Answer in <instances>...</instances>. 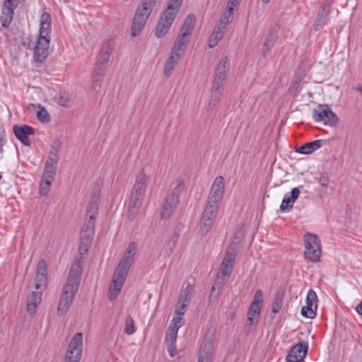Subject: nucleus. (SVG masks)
<instances>
[{"label":"nucleus","instance_id":"22","mask_svg":"<svg viewBox=\"0 0 362 362\" xmlns=\"http://www.w3.org/2000/svg\"><path fill=\"white\" fill-rule=\"evenodd\" d=\"M51 16L47 12H44L40 16V39L50 40Z\"/></svg>","mask_w":362,"mask_h":362},{"label":"nucleus","instance_id":"58","mask_svg":"<svg viewBox=\"0 0 362 362\" xmlns=\"http://www.w3.org/2000/svg\"><path fill=\"white\" fill-rule=\"evenodd\" d=\"M262 296H263V293H262V291L261 290L259 289V290L256 291V292L255 293V296H254L253 302H256L257 303H257L262 305Z\"/></svg>","mask_w":362,"mask_h":362},{"label":"nucleus","instance_id":"29","mask_svg":"<svg viewBox=\"0 0 362 362\" xmlns=\"http://www.w3.org/2000/svg\"><path fill=\"white\" fill-rule=\"evenodd\" d=\"M59 159V151L57 148L52 147L49 151V156L45 163V168L56 170Z\"/></svg>","mask_w":362,"mask_h":362},{"label":"nucleus","instance_id":"15","mask_svg":"<svg viewBox=\"0 0 362 362\" xmlns=\"http://www.w3.org/2000/svg\"><path fill=\"white\" fill-rule=\"evenodd\" d=\"M13 132L16 137L25 146H30V141L29 139L30 135L35 134V129L28 125H14L13 127Z\"/></svg>","mask_w":362,"mask_h":362},{"label":"nucleus","instance_id":"1","mask_svg":"<svg viewBox=\"0 0 362 362\" xmlns=\"http://www.w3.org/2000/svg\"><path fill=\"white\" fill-rule=\"evenodd\" d=\"M82 269L79 263H74L69 271L65 285L60 296L57 313L62 315L66 313L72 304L78 291Z\"/></svg>","mask_w":362,"mask_h":362},{"label":"nucleus","instance_id":"32","mask_svg":"<svg viewBox=\"0 0 362 362\" xmlns=\"http://www.w3.org/2000/svg\"><path fill=\"white\" fill-rule=\"evenodd\" d=\"M329 8H327L325 6L322 8V11H320L317 14V19L315 22L314 28L315 30H318L325 24V19L329 15Z\"/></svg>","mask_w":362,"mask_h":362},{"label":"nucleus","instance_id":"11","mask_svg":"<svg viewBox=\"0 0 362 362\" xmlns=\"http://www.w3.org/2000/svg\"><path fill=\"white\" fill-rule=\"evenodd\" d=\"M308 350L307 342L300 341L291 347L286 360V362H300L304 359Z\"/></svg>","mask_w":362,"mask_h":362},{"label":"nucleus","instance_id":"44","mask_svg":"<svg viewBox=\"0 0 362 362\" xmlns=\"http://www.w3.org/2000/svg\"><path fill=\"white\" fill-rule=\"evenodd\" d=\"M223 34L221 32L213 31L209 40V47H214L218 42L223 38Z\"/></svg>","mask_w":362,"mask_h":362},{"label":"nucleus","instance_id":"12","mask_svg":"<svg viewBox=\"0 0 362 362\" xmlns=\"http://www.w3.org/2000/svg\"><path fill=\"white\" fill-rule=\"evenodd\" d=\"M136 243L135 242H131L128 245L121 260L119 261L117 267V269L124 271L126 272H129V270L136 255Z\"/></svg>","mask_w":362,"mask_h":362},{"label":"nucleus","instance_id":"41","mask_svg":"<svg viewBox=\"0 0 362 362\" xmlns=\"http://www.w3.org/2000/svg\"><path fill=\"white\" fill-rule=\"evenodd\" d=\"M317 308H315L313 306H309V305H306L301 308L300 313L303 316L313 319L316 316Z\"/></svg>","mask_w":362,"mask_h":362},{"label":"nucleus","instance_id":"3","mask_svg":"<svg viewBox=\"0 0 362 362\" xmlns=\"http://www.w3.org/2000/svg\"><path fill=\"white\" fill-rule=\"evenodd\" d=\"M110 42H105L98 55L92 75V87L95 90H98L100 88L101 80L105 75L106 65L110 59Z\"/></svg>","mask_w":362,"mask_h":362},{"label":"nucleus","instance_id":"39","mask_svg":"<svg viewBox=\"0 0 362 362\" xmlns=\"http://www.w3.org/2000/svg\"><path fill=\"white\" fill-rule=\"evenodd\" d=\"M135 331H136L135 322H134V319L130 315H129L125 320L124 332L127 335H131V334H134L135 332Z\"/></svg>","mask_w":362,"mask_h":362},{"label":"nucleus","instance_id":"27","mask_svg":"<svg viewBox=\"0 0 362 362\" xmlns=\"http://www.w3.org/2000/svg\"><path fill=\"white\" fill-rule=\"evenodd\" d=\"M325 143V141L324 140H315L302 145L296 151L303 154H310L320 148Z\"/></svg>","mask_w":362,"mask_h":362},{"label":"nucleus","instance_id":"10","mask_svg":"<svg viewBox=\"0 0 362 362\" xmlns=\"http://www.w3.org/2000/svg\"><path fill=\"white\" fill-rule=\"evenodd\" d=\"M127 274L128 272L116 268L112 276V282L109 287L108 293L109 299L110 300H115L117 299L124 284Z\"/></svg>","mask_w":362,"mask_h":362},{"label":"nucleus","instance_id":"52","mask_svg":"<svg viewBox=\"0 0 362 362\" xmlns=\"http://www.w3.org/2000/svg\"><path fill=\"white\" fill-rule=\"evenodd\" d=\"M180 233H181L180 227V226L175 227L173 230V233L171 236L170 240V243H172L173 247L175 245L176 243L177 242L180 235Z\"/></svg>","mask_w":362,"mask_h":362},{"label":"nucleus","instance_id":"64","mask_svg":"<svg viewBox=\"0 0 362 362\" xmlns=\"http://www.w3.org/2000/svg\"><path fill=\"white\" fill-rule=\"evenodd\" d=\"M257 323V322H256L255 319L251 318V317H247V326H252V325H255Z\"/></svg>","mask_w":362,"mask_h":362},{"label":"nucleus","instance_id":"60","mask_svg":"<svg viewBox=\"0 0 362 362\" xmlns=\"http://www.w3.org/2000/svg\"><path fill=\"white\" fill-rule=\"evenodd\" d=\"M247 317H251V318L255 319L256 322H258L259 317V313L255 311H247Z\"/></svg>","mask_w":362,"mask_h":362},{"label":"nucleus","instance_id":"53","mask_svg":"<svg viewBox=\"0 0 362 362\" xmlns=\"http://www.w3.org/2000/svg\"><path fill=\"white\" fill-rule=\"evenodd\" d=\"M20 0H4L3 6L11 8L13 11L18 7Z\"/></svg>","mask_w":362,"mask_h":362},{"label":"nucleus","instance_id":"40","mask_svg":"<svg viewBox=\"0 0 362 362\" xmlns=\"http://www.w3.org/2000/svg\"><path fill=\"white\" fill-rule=\"evenodd\" d=\"M98 196L94 194L91 198V200L89 203L88 208L87 210V214L90 217L92 214H95V217L96 216L97 210L98 207Z\"/></svg>","mask_w":362,"mask_h":362},{"label":"nucleus","instance_id":"56","mask_svg":"<svg viewBox=\"0 0 362 362\" xmlns=\"http://www.w3.org/2000/svg\"><path fill=\"white\" fill-rule=\"evenodd\" d=\"M261 308H262L261 304L257 303V302L256 303V302L252 301L248 310L249 311H255V312H257V313L260 314Z\"/></svg>","mask_w":362,"mask_h":362},{"label":"nucleus","instance_id":"42","mask_svg":"<svg viewBox=\"0 0 362 362\" xmlns=\"http://www.w3.org/2000/svg\"><path fill=\"white\" fill-rule=\"evenodd\" d=\"M317 296L316 293L313 289H310L307 293L306 305H309V306H313L315 308H317Z\"/></svg>","mask_w":362,"mask_h":362},{"label":"nucleus","instance_id":"24","mask_svg":"<svg viewBox=\"0 0 362 362\" xmlns=\"http://www.w3.org/2000/svg\"><path fill=\"white\" fill-rule=\"evenodd\" d=\"M177 332L175 329L168 328L165 334V343L170 357H174L175 355Z\"/></svg>","mask_w":362,"mask_h":362},{"label":"nucleus","instance_id":"35","mask_svg":"<svg viewBox=\"0 0 362 362\" xmlns=\"http://www.w3.org/2000/svg\"><path fill=\"white\" fill-rule=\"evenodd\" d=\"M233 11L230 8H226L221 15L218 22L226 26L233 20Z\"/></svg>","mask_w":362,"mask_h":362},{"label":"nucleus","instance_id":"57","mask_svg":"<svg viewBox=\"0 0 362 362\" xmlns=\"http://www.w3.org/2000/svg\"><path fill=\"white\" fill-rule=\"evenodd\" d=\"M240 2L241 0H228L226 7L230 8L233 11L234 8L239 6Z\"/></svg>","mask_w":362,"mask_h":362},{"label":"nucleus","instance_id":"6","mask_svg":"<svg viewBox=\"0 0 362 362\" xmlns=\"http://www.w3.org/2000/svg\"><path fill=\"white\" fill-rule=\"evenodd\" d=\"M304 257L312 262H317L321 257L320 240L317 235L307 233L304 236Z\"/></svg>","mask_w":362,"mask_h":362},{"label":"nucleus","instance_id":"23","mask_svg":"<svg viewBox=\"0 0 362 362\" xmlns=\"http://www.w3.org/2000/svg\"><path fill=\"white\" fill-rule=\"evenodd\" d=\"M143 197L142 196L132 192L127 211L128 218L129 219L132 220L137 214L141 205Z\"/></svg>","mask_w":362,"mask_h":362},{"label":"nucleus","instance_id":"51","mask_svg":"<svg viewBox=\"0 0 362 362\" xmlns=\"http://www.w3.org/2000/svg\"><path fill=\"white\" fill-rule=\"evenodd\" d=\"M276 39V36L275 35V34H274V33L268 34L266 36V37L264 39V42L265 47H270L272 48L275 44Z\"/></svg>","mask_w":362,"mask_h":362},{"label":"nucleus","instance_id":"36","mask_svg":"<svg viewBox=\"0 0 362 362\" xmlns=\"http://www.w3.org/2000/svg\"><path fill=\"white\" fill-rule=\"evenodd\" d=\"M177 205L168 204V202H164L163 205L162 211L160 216L162 218H167L170 217L176 209Z\"/></svg>","mask_w":362,"mask_h":362},{"label":"nucleus","instance_id":"47","mask_svg":"<svg viewBox=\"0 0 362 362\" xmlns=\"http://www.w3.org/2000/svg\"><path fill=\"white\" fill-rule=\"evenodd\" d=\"M231 269V265L222 262L220 266L219 272L217 274V276L225 278L226 276L230 275Z\"/></svg>","mask_w":362,"mask_h":362},{"label":"nucleus","instance_id":"62","mask_svg":"<svg viewBox=\"0 0 362 362\" xmlns=\"http://www.w3.org/2000/svg\"><path fill=\"white\" fill-rule=\"evenodd\" d=\"M4 134H5L4 129L1 128L0 129V146H4L6 143V141L4 139Z\"/></svg>","mask_w":362,"mask_h":362},{"label":"nucleus","instance_id":"59","mask_svg":"<svg viewBox=\"0 0 362 362\" xmlns=\"http://www.w3.org/2000/svg\"><path fill=\"white\" fill-rule=\"evenodd\" d=\"M226 28V25H223L222 23L221 24V23L218 21L213 31H216L218 33L221 32L224 35Z\"/></svg>","mask_w":362,"mask_h":362},{"label":"nucleus","instance_id":"45","mask_svg":"<svg viewBox=\"0 0 362 362\" xmlns=\"http://www.w3.org/2000/svg\"><path fill=\"white\" fill-rule=\"evenodd\" d=\"M185 324V320L182 317V315H177L173 317L169 328L172 329H175L178 331L180 327H181Z\"/></svg>","mask_w":362,"mask_h":362},{"label":"nucleus","instance_id":"37","mask_svg":"<svg viewBox=\"0 0 362 362\" xmlns=\"http://www.w3.org/2000/svg\"><path fill=\"white\" fill-rule=\"evenodd\" d=\"M284 301V296L282 293H277L274 297L272 311L273 313H277L281 310Z\"/></svg>","mask_w":362,"mask_h":362},{"label":"nucleus","instance_id":"14","mask_svg":"<svg viewBox=\"0 0 362 362\" xmlns=\"http://www.w3.org/2000/svg\"><path fill=\"white\" fill-rule=\"evenodd\" d=\"M214 353L213 340L205 337L200 346L198 362H211Z\"/></svg>","mask_w":362,"mask_h":362},{"label":"nucleus","instance_id":"43","mask_svg":"<svg viewBox=\"0 0 362 362\" xmlns=\"http://www.w3.org/2000/svg\"><path fill=\"white\" fill-rule=\"evenodd\" d=\"M47 276L36 275L35 281V288L36 290L43 291L47 285Z\"/></svg>","mask_w":362,"mask_h":362},{"label":"nucleus","instance_id":"5","mask_svg":"<svg viewBox=\"0 0 362 362\" xmlns=\"http://www.w3.org/2000/svg\"><path fill=\"white\" fill-rule=\"evenodd\" d=\"M225 190L224 179L222 176L215 178L206 200L204 210L211 211L217 215Z\"/></svg>","mask_w":362,"mask_h":362},{"label":"nucleus","instance_id":"16","mask_svg":"<svg viewBox=\"0 0 362 362\" xmlns=\"http://www.w3.org/2000/svg\"><path fill=\"white\" fill-rule=\"evenodd\" d=\"M148 182L149 177L146 174L144 169H142L136 177L132 192L144 197Z\"/></svg>","mask_w":362,"mask_h":362},{"label":"nucleus","instance_id":"33","mask_svg":"<svg viewBox=\"0 0 362 362\" xmlns=\"http://www.w3.org/2000/svg\"><path fill=\"white\" fill-rule=\"evenodd\" d=\"M183 0H168L167 8L163 11L166 13H170L176 17Z\"/></svg>","mask_w":362,"mask_h":362},{"label":"nucleus","instance_id":"19","mask_svg":"<svg viewBox=\"0 0 362 362\" xmlns=\"http://www.w3.org/2000/svg\"><path fill=\"white\" fill-rule=\"evenodd\" d=\"M182 56V54L170 49L169 57L166 60L163 69V74L165 76L169 77L172 74L173 70L177 65L179 61L180 60Z\"/></svg>","mask_w":362,"mask_h":362},{"label":"nucleus","instance_id":"17","mask_svg":"<svg viewBox=\"0 0 362 362\" xmlns=\"http://www.w3.org/2000/svg\"><path fill=\"white\" fill-rule=\"evenodd\" d=\"M49 42L50 40L47 39L38 38L34 49V58L36 62H42L47 57Z\"/></svg>","mask_w":362,"mask_h":362},{"label":"nucleus","instance_id":"34","mask_svg":"<svg viewBox=\"0 0 362 362\" xmlns=\"http://www.w3.org/2000/svg\"><path fill=\"white\" fill-rule=\"evenodd\" d=\"M193 292V287L188 284L187 287L182 291L180 295L178 301L183 304L188 305L191 301V296Z\"/></svg>","mask_w":362,"mask_h":362},{"label":"nucleus","instance_id":"2","mask_svg":"<svg viewBox=\"0 0 362 362\" xmlns=\"http://www.w3.org/2000/svg\"><path fill=\"white\" fill-rule=\"evenodd\" d=\"M229 69L228 59L223 57L217 65L212 81L211 97L209 102L210 107H215L221 99Z\"/></svg>","mask_w":362,"mask_h":362},{"label":"nucleus","instance_id":"49","mask_svg":"<svg viewBox=\"0 0 362 362\" xmlns=\"http://www.w3.org/2000/svg\"><path fill=\"white\" fill-rule=\"evenodd\" d=\"M36 275L47 276V264L44 259L39 261L37 266V274Z\"/></svg>","mask_w":362,"mask_h":362},{"label":"nucleus","instance_id":"54","mask_svg":"<svg viewBox=\"0 0 362 362\" xmlns=\"http://www.w3.org/2000/svg\"><path fill=\"white\" fill-rule=\"evenodd\" d=\"M187 304H183V303H181L180 302L177 301V305H176V309H175V314L177 315H183L186 310H187Z\"/></svg>","mask_w":362,"mask_h":362},{"label":"nucleus","instance_id":"9","mask_svg":"<svg viewBox=\"0 0 362 362\" xmlns=\"http://www.w3.org/2000/svg\"><path fill=\"white\" fill-rule=\"evenodd\" d=\"M82 333H76L74 336L65 354L64 362H80L82 354Z\"/></svg>","mask_w":362,"mask_h":362},{"label":"nucleus","instance_id":"31","mask_svg":"<svg viewBox=\"0 0 362 362\" xmlns=\"http://www.w3.org/2000/svg\"><path fill=\"white\" fill-rule=\"evenodd\" d=\"M13 10L8 8L7 7L6 8L4 6H2L1 13L0 15V21L1 25L4 28H8L11 25L13 18Z\"/></svg>","mask_w":362,"mask_h":362},{"label":"nucleus","instance_id":"48","mask_svg":"<svg viewBox=\"0 0 362 362\" xmlns=\"http://www.w3.org/2000/svg\"><path fill=\"white\" fill-rule=\"evenodd\" d=\"M51 184H52L51 181L44 180L43 179H42L41 182L40 183V188H39L40 194H41L42 196L47 195L49 192Z\"/></svg>","mask_w":362,"mask_h":362},{"label":"nucleus","instance_id":"63","mask_svg":"<svg viewBox=\"0 0 362 362\" xmlns=\"http://www.w3.org/2000/svg\"><path fill=\"white\" fill-rule=\"evenodd\" d=\"M300 81V78L299 76H295V77L293 78L292 87L296 89Z\"/></svg>","mask_w":362,"mask_h":362},{"label":"nucleus","instance_id":"26","mask_svg":"<svg viewBox=\"0 0 362 362\" xmlns=\"http://www.w3.org/2000/svg\"><path fill=\"white\" fill-rule=\"evenodd\" d=\"M189 40V37H187V35L179 33L176 40L174 42L171 50L184 54L185 50L187 47Z\"/></svg>","mask_w":362,"mask_h":362},{"label":"nucleus","instance_id":"50","mask_svg":"<svg viewBox=\"0 0 362 362\" xmlns=\"http://www.w3.org/2000/svg\"><path fill=\"white\" fill-rule=\"evenodd\" d=\"M56 175V170L44 168L42 179L52 182Z\"/></svg>","mask_w":362,"mask_h":362},{"label":"nucleus","instance_id":"21","mask_svg":"<svg viewBox=\"0 0 362 362\" xmlns=\"http://www.w3.org/2000/svg\"><path fill=\"white\" fill-rule=\"evenodd\" d=\"M299 194L300 190L298 187H294L291 189L290 193L285 194L280 206V211H286L291 209Z\"/></svg>","mask_w":362,"mask_h":362},{"label":"nucleus","instance_id":"28","mask_svg":"<svg viewBox=\"0 0 362 362\" xmlns=\"http://www.w3.org/2000/svg\"><path fill=\"white\" fill-rule=\"evenodd\" d=\"M195 21H196V18L194 14L188 15L186 17V18L181 27L180 33L187 35V36L189 37V36L191 35V34L192 33V30H193V28L194 26V23H195Z\"/></svg>","mask_w":362,"mask_h":362},{"label":"nucleus","instance_id":"46","mask_svg":"<svg viewBox=\"0 0 362 362\" xmlns=\"http://www.w3.org/2000/svg\"><path fill=\"white\" fill-rule=\"evenodd\" d=\"M37 119L42 122H48L50 117L44 107L39 105V110L37 112Z\"/></svg>","mask_w":362,"mask_h":362},{"label":"nucleus","instance_id":"38","mask_svg":"<svg viewBox=\"0 0 362 362\" xmlns=\"http://www.w3.org/2000/svg\"><path fill=\"white\" fill-rule=\"evenodd\" d=\"M55 99L59 105L67 107L71 100V95L67 92H60Z\"/></svg>","mask_w":362,"mask_h":362},{"label":"nucleus","instance_id":"4","mask_svg":"<svg viewBox=\"0 0 362 362\" xmlns=\"http://www.w3.org/2000/svg\"><path fill=\"white\" fill-rule=\"evenodd\" d=\"M156 0H142L134 14L132 25V35H138L144 28Z\"/></svg>","mask_w":362,"mask_h":362},{"label":"nucleus","instance_id":"13","mask_svg":"<svg viewBox=\"0 0 362 362\" xmlns=\"http://www.w3.org/2000/svg\"><path fill=\"white\" fill-rule=\"evenodd\" d=\"M175 18V17L173 16V14L163 12L156 27L155 35L158 38H161L165 35L174 22Z\"/></svg>","mask_w":362,"mask_h":362},{"label":"nucleus","instance_id":"7","mask_svg":"<svg viewBox=\"0 0 362 362\" xmlns=\"http://www.w3.org/2000/svg\"><path fill=\"white\" fill-rule=\"evenodd\" d=\"M313 118L317 122L334 127L339 122V118L327 105H319L313 111Z\"/></svg>","mask_w":362,"mask_h":362},{"label":"nucleus","instance_id":"20","mask_svg":"<svg viewBox=\"0 0 362 362\" xmlns=\"http://www.w3.org/2000/svg\"><path fill=\"white\" fill-rule=\"evenodd\" d=\"M172 190L168 192L164 202L177 205L180 194L184 189V183L181 180H176L172 184Z\"/></svg>","mask_w":362,"mask_h":362},{"label":"nucleus","instance_id":"18","mask_svg":"<svg viewBox=\"0 0 362 362\" xmlns=\"http://www.w3.org/2000/svg\"><path fill=\"white\" fill-rule=\"evenodd\" d=\"M216 216V214L211 211L204 210L199 227V233L202 235H205L210 230Z\"/></svg>","mask_w":362,"mask_h":362},{"label":"nucleus","instance_id":"8","mask_svg":"<svg viewBox=\"0 0 362 362\" xmlns=\"http://www.w3.org/2000/svg\"><path fill=\"white\" fill-rule=\"evenodd\" d=\"M94 219L95 214L93 213L90 216V220H88L87 223H85L81 228L78 245V251L81 255H83L88 252L92 243L95 227Z\"/></svg>","mask_w":362,"mask_h":362},{"label":"nucleus","instance_id":"30","mask_svg":"<svg viewBox=\"0 0 362 362\" xmlns=\"http://www.w3.org/2000/svg\"><path fill=\"white\" fill-rule=\"evenodd\" d=\"M225 283V278L221 277L220 276H216V278L211 288V294L209 296L210 300L212 298L215 299L218 297L222 291Z\"/></svg>","mask_w":362,"mask_h":362},{"label":"nucleus","instance_id":"25","mask_svg":"<svg viewBox=\"0 0 362 362\" xmlns=\"http://www.w3.org/2000/svg\"><path fill=\"white\" fill-rule=\"evenodd\" d=\"M42 293V291L37 292L33 291L28 296L26 307L30 314L33 315L36 313L37 306L41 301Z\"/></svg>","mask_w":362,"mask_h":362},{"label":"nucleus","instance_id":"61","mask_svg":"<svg viewBox=\"0 0 362 362\" xmlns=\"http://www.w3.org/2000/svg\"><path fill=\"white\" fill-rule=\"evenodd\" d=\"M271 49L272 47H265L264 44H263V47H262V54L264 57H267L269 53H270V51H271Z\"/></svg>","mask_w":362,"mask_h":362},{"label":"nucleus","instance_id":"55","mask_svg":"<svg viewBox=\"0 0 362 362\" xmlns=\"http://www.w3.org/2000/svg\"><path fill=\"white\" fill-rule=\"evenodd\" d=\"M235 259V253L227 252L226 255L225 256V257L223 258L222 262L233 266Z\"/></svg>","mask_w":362,"mask_h":362}]
</instances>
